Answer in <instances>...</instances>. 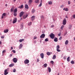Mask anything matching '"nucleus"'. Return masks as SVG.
Listing matches in <instances>:
<instances>
[{
    "label": "nucleus",
    "instance_id": "61",
    "mask_svg": "<svg viewBox=\"0 0 75 75\" xmlns=\"http://www.w3.org/2000/svg\"><path fill=\"white\" fill-rule=\"evenodd\" d=\"M16 0H13V1H14V2H15V1H16Z\"/></svg>",
    "mask_w": 75,
    "mask_h": 75
},
{
    "label": "nucleus",
    "instance_id": "25",
    "mask_svg": "<svg viewBox=\"0 0 75 75\" xmlns=\"http://www.w3.org/2000/svg\"><path fill=\"white\" fill-rule=\"evenodd\" d=\"M48 69L49 71V72H51V68L50 67H48Z\"/></svg>",
    "mask_w": 75,
    "mask_h": 75
},
{
    "label": "nucleus",
    "instance_id": "3",
    "mask_svg": "<svg viewBox=\"0 0 75 75\" xmlns=\"http://www.w3.org/2000/svg\"><path fill=\"white\" fill-rule=\"evenodd\" d=\"M67 23V20H66V19H64L63 22V25H65Z\"/></svg>",
    "mask_w": 75,
    "mask_h": 75
},
{
    "label": "nucleus",
    "instance_id": "30",
    "mask_svg": "<svg viewBox=\"0 0 75 75\" xmlns=\"http://www.w3.org/2000/svg\"><path fill=\"white\" fill-rule=\"evenodd\" d=\"M35 11V9H32L31 11L32 13H34Z\"/></svg>",
    "mask_w": 75,
    "mask_h": 75
},
{
    "label": "nucleus",
    "instance_id": "10",
    "mask_svg": "<svg viewBox=\"0 0 75 75\" xmlns=\"http://www.w3.org/2000/svg\"><path fill=\"white\" fill-rule=\"evenodd\" d=\"M28 16V15L27 14L25 15H24L23 16V18L24 19H25V18H27V17Z\"/></svg>",
    "mask_w": 75,
    "mask_h": 75
},
{
    "label": "nucleus",
    "instance_id": "26",
    "mask_svg": "<svg viewBox=\"0 0 75 75\" xmlns=\"http://www.w3.org/2000/svg\"><path fill=\"white\" fill-rule=\"evenodd\" d=\"M48 3L49 4H52V2L51 1H48Z\"/></svg>",
    "mask_w": 75,
    "mask_h": 75
},
{
    "label": "nucleus",
    "instance_id": "12",
    "mask_svg": "<svg viewBox=\"0 0 75 75\" xmlns=\"http://www.w3.org/2000/svg\"><path fill=\"white\" fill-rule=\"evenodd\" d=\"M33 2V0H29L28 1L29 4H30Z\"/></svg>",
    "mask_w": 75,
    "mask_h": 75
},
{
    "label": "nucleus",
    "instance_id": "46",
    "mask_svg": "<svg viewBox=\"0 0 75 75\" xmlns=\"http://www.w3.org/2000/svg\"><path fill=\"white\" fill-rule=\"evenodd\" d=\"M12 52H13V53H16V51H15V50H12Z\"/></svg>",
    "mask_w": 75,
    "mask_h": 75
},
{
    "label": "nucleus",
    "instance_id": "4",
    "mask_svg": "<svg viewBox=\"0 0 75 75\" xmlns=\"http://www.w3.org/2000/svg\"><path fill=\"white\" fill-rule=\"evenodd\" d=\"M13 61L14 63H16L17 62V59L16 58H14L13 59Z\"/></svg>",
    "mask_w": 75,
    "mask_h": 75
},
{
    "label": "nucleus",
    "instance_id": "27",
    "mask_svg": "<svg viewBox=\"0 0 75 75\" xmlns=\"http://www.w3.org/2000/svg\"><path fill=\"white\" fill-rule=\"evenodd\" d=\"M43 66L45 68H46L47 67V64H45L43 65Z\"/></svg>",
    "mask_w": 75,
    "mask_h": 75
},
{
    "label": "nucleus",
    "instance_id": "39",
    "mask_svg": "<svg viewBox=\"0 0 75 75\" xmlns=\"http://www.w3.org/2000/svg\"><path fill=\"white\" fill-rule=\"evenodd\" d=\"M45 41L46 42L48 41V38H47L45 39Z\"/></svg>",
    "mask_w": 75,
    "mask_h": 75
},
{
    "label": "nucleus",
    "instance_id": "60",
    "mask_svg": "<svg viewBox=\"0 0 75 75\" xmlns=\"http://www.w3.org/2000/svg\"><path fill=\"white\" fill-rule=\"evenodd\" d=\"M4 16H2V18H4Z\"/></svg>",
    "mask_w": 75,
    "mask_h": 75
},
{
    "label": "nucleus",
    "instance_id": "13",
    "mask_svg": "<svg viewBox=\"0 0 75 75\" xmlns=\"http://www.w3.org/2000/svg\"><path fill=\"white\" fill-rule=\"evenodd\" d=\"M8 30L6 29L4 30V33H8Z\"/></svg>",
    "mask_w": 75,
    "mask_h": 75
},
{
    "label": "nucleus",
    "instance_id": "11",
    "mask_svg": "<svg viewBox=\"0 0 75 75\" xmlns=\"http://www.w3.org/2000/svg\"><path fill=\"white\" fill-rule=\"evenodd\" d=\"M35 17L34 16H32L31 17V20L32 21H33V20L35 19Z\"/></svg>",
    "mask_w": 75,
    "mask_h": 75
},
{
    "label": "nucleus",
    "instance_id": "7",
    "mask_svg": "<svg viewBox=\"0 0 75 75\" xmlns=\"http://www.w3.org/2000/svg\"><path fill=\"white\" fill-rule=\"evenodd\" d=\"M23 14H24V12L23 11H22L21 12L20 14V17H21L23 16Z\"/></svg>",
    "mask_w": 75,
    "mask_h": 75
},
{
    "label": "nucleus",
    "instance_id": "21",
    "mask_svg": "<svg viewBox=\"0 0 75 75\" xmlns=\"http://www.w3.org/2000/svg\"><path fill=\"white\" fill-rule=\"evenodd\" d=\"M17 9L16 8L15 9L14 11H13V13H17Z\"/></svg>",
    "mask_w": 75,
    "mask_h": 75
},
{
    "label": "nucleus",
    "instance_id": "1",
    "mask_svg": "<svg viewBox=\"0 0 75 75\" xmlns=\"http://www.w3.org/2000/svg\"><path fill=\"white\" fill-rule=\"evenodd\" d=\"M50 37L52 39H54L55 37V35L53 33H51L50 35Z\"/></svg>",
    "mask_w": 75,
    "mask_h": 75
},
{
    "label": "nucleus",
    "instance_id": "38",
    "mask_svg": "<svg viewBox=\"0 0 75 75\" xmlns=\"http://www.w3.org/2000/svg\"><path fill=\"white\" fill-rule=\"evenodd\" d=\"M32 23L31 22H30L28 23V25H31Z\"/></svg>",
    "mask_w": 75,
    "mask_h": 75
},
{
    "label": "nucleus",
    "instance_id": "51",
    "mask_svg": "<svg viewBox=\"0 0 75 75\" xmlns=\"http://www.w3.org/2000/svg\"><path fill=\"white\" fill-rule=\"evenodd\" d=\"M23 25H21V28H23Z\"/></svg>",
    "mask_w": 75,
    "mask_h": 75
},
{
    "label": "nucleus",
    "instance_id": "40",
    "mask_svg": "<svg viewBox=\"0 0 75 75\" xmlns=\"http://www.w3.org/2000/svg\"><path fill=\"white\" fill-rule=\"evenodd\" d=\"M6 50H4L3 51H2V54H4V53H5V52H6Z\"/></svg>",
    "mask_w": 75,
    "mask_h": 75
},
{
    "label": "nucleus",
    "instance_id": "55",
    "mask_svg": "<svg viewBox=\"0 0 75 75\" xmlns=\"http://www.w3.org/2000/svg\"><path fill=\"white\" fill-rule=\"evenodd\" d=\"M52 28H53V27H54V25H52L51 26Z\"/></svg>",
    "mask_w": 75,
    "mask_h": 75
},
{
    "label": "nucleus",
    "instance_id": "56",
    "mask_svg": "<svg viewBox=\"0 0 75 75\" xmlns=\"http://www.w3.org/2000/svg\"><path fill=\"white\" fill-rule=\"evenodd\" d=\"M36 38H37V37H34V39H36Z\"/></svg>",
    "mask_w": 75,
    "mask_h": 75
},
{
    "label": "nucleus",
    "instance_id": "6",
    "mask_svg": "<svg viewBox=\"0 0 75 75\" xmlns=\"http://www.w3.org/2000/svg\"><path fill=\"white\" fill-rule=\"evenodd\" d=\"M8 73L7 72V69H6L5 70L4 73V74L5 75H6L8 74Z\"/></svg>",
    "mask_w": 75,
    "mask_h": 75
},
{
    "label": "nucleus",
    "instance_id": "22",
    "mask_svg": "<svg viewBox=\"0 0 75 75\" xmlns=\"http://www.w3.org/2000/svg\"><path fill=\"white\" fill-rule=\"evenodd\" d=\"M25 7L26 8H27V9H28V8H29L27 4H25Z\"/></svg>",
    "mask_w": 75,
    "mask_h": 75
},
{
    "label": "nucleus",
    "instance_id": "9",
    "mask_svg": "<svg viewBox=\"0 0 75 75\" xmlns=\"http://www.w3.org/2000/svg\"><path fill=\"white\" fill-rule=\"evenodd\" d=\"M40 56L41 57V58L43 59V58H44V54L42 53L40 54Z\"/></svg>",
    "mask_w": 75,
    "mask_h": 75
},
{
    "label": "nucleus",
    "instance_id": "48",
    "mask_svg": "<svg viewBox=\"0 0 75 75\" xmlns=\"http://www.w3.org/2000/svg\"><path fill=\"white\" fill-rule=\"evenodd\" d=\"M71 4V2H70V1H68V4Z\"/></svg>",
    "mask_w": 75,
    "mask_h": 75
},
{
    "label": "nucleus",
    "instance_id": "47",
    "mask_svg": "<svg viewBox=\"0 0 75 75\" xmlns=\"http://www.w3.org/2000/svg\"><path fill=\"white\" fill-rule=\"evenodd\" d=\"M1 38H4V36H1Z\"/></svg>",
    "mask_w": 75,
    "mask_h": 75
},
{
    "label": "nucleus",
    "instance_id": "36",
    "mask_svg": "<svg viewBox=\"0 0 75 75\" xmlns=\"http://www.w3.org/2000/svg\"><path fill=\"white\" fill-rule=\"evenodd\" d=\"M64 25H62L61 27V29L62 30H63V28H64Z\"/></svg>",
    "mask_w": 75,
    "mask_h": 75
},
{
    "label": "nucleus",
    "instance_id": "41",
    "mask_svg": "<svg viewBox=\"0 0 75 75\" xmlns=\"http://www.w3.org/2000/svg\"><path fill=\"white\" fill-rule=\"evenodd\" d=\"M56 50L57 52H60L61 51V50H59V49H56Z\"/></svg>",
    "mask_w": 75,
    "mask_h": 75
},
{
    "label": "nucleus",
    "instance_id": "28",
    "mask_svg": "<svg viewBox=\"0 0 75 75\" xmlns=\"http://www.w3.org/2000/svg\"><path fill=\"white\" fill-rule=\"evenodd\" d=\"M18 8H23V5H22L20 6H19Z\"/></svg>",
    "mask_w": 75,
    "mask_h": 75
},
{
    "label": "nucleus",
    "instance_id": "18",
    "mask_svg": "<svg viewBox=\"0 0 75 75\" xmlns=\"http://www.w3.org/2000/svg\"><path fill=\"white\" fill-rule=\"evenodd\" d=\"M54 41H55V42H57L58 41V39L57 38H54Z\"/></svg>",
    "mask_w": 75,
    "mask_h": 75
},
{
    "label": "nucleus",
    "instance_id": "15",
    "mask_svg": "<svg viewBox=\"0 0 75 75\" xmlns=\"http://www.w3.org/2000/svg\"><path fill=\"white\" fill-rule=\"evenodd\" d=\"M22 47H23V44H21L19 46V49H21Z\"/></svg>",
    "mask_w": 75,
    "mask_h": 75
},
{
    "label": "nucleus",
    "instance_id": "53",
    "mask_svg": "<svg viewBox=\"0 0 75 75\" xmlns=\"http://www.w3.org/2000/svg\"><path fill=\"white\" fill-rule=\"evenodd\" d=\"M58 35L59 36V37H60V36H61V34L59 33L58 34Z\"/></svg>",
    "mask_w": 75,
    "mask_h": 75
},
{
    "label": "nucleus",
    "instance_id": "32",
    "mask_svg": "<svg viewBox=\"0 0 75 75\" xmlns=\"http://www.w3.org/2000/svg\"><path fill=\"white\" fill-rule=\"evenodd\" d=\"M69 57H68V58L67 59V61L68 62H69Z\"/></svg>",
    "mask_w": 75,
    "mask_h": 75
},
{
    "label": "nucleus",
    "instance_id": "58",
    "mask_svg": "<svg viewBox=\"0 0 75 75\" xmlns=\"http://www.w3.org/2000/svg\"><path fill=\"white\" fill-rule=\"evenodd\" d=\"M11 50H13V47H11Z\"/></svg>",
    "mask_w": 75,
    "mask_h": 75
},
{
    "label": "nucleus",
    "instance_id": "43",
    "mask_svg": "<svg viewBox=\"0 0 75 75\" xmlns=\"http://www.w3.org/2000/svg\"><path fill=\"white\" fill-rule=\"evenodd\" d=\"M11 12H13V8H12L11 9Z\"/></svg>",
    "mask_w": 75,
    "mask_h": 75
},
{
    "label": "nucleus",
    "instance_id": "23",
    "mask_svg": "<svg viewBox=\"0 0 75 75\" xmlns=\"http://www.w3.org/2000/svg\"><path fill=\"white\" fill-rule=\"evenodd\" d=\"M14 65V64H11L9 65V67H13Z\"/></svg>",
    "mask_w": 75,
    "mask_h": 75
},
{
    "label": "nucleus",
    "instance_id": "52",
    "mask_svg": "<svg viewBox=\"0 0 75 75\" xmlns=\"http://www.w3.org/2000/svg\"><path fill=\"white\" fill-rule=\"evenodd\" d=\"M37 62H39L40 61V60L38 59H37Z\"/></svg>",
    "mask_w": 75,
    "mask_h": 75
},
{
    "label": "nucleus",
    "instance_id": "64",
    "mask_svg": "<svg viewBox=\"0 0 75 75\" xmlns=\"http://www.w3.org/2000/svg\"><path fill=\"white\" fill-rule=\"evenodd\" d=\"M57 75H59V73H58Z\"/></svg>",
    "mask_w": 75,
    "mask_h": 75
},
{
    "label": "nucleus",
    "instance_id": "31",
    "mask_svg": "<svg viewBox=\"0 0 75 75\" xmlns=\"http://www.w3.org/2000/svg\"><path fill=\"white\" fill-rule=\"evenodd\" d=\"M56 50L58 49H59L60 47H59V45H57V46L56 47Z\"/></svg>",
    "mask_w": 75,
    "mask_h": 75
},
{
    "label": "nucleus",
    "instance_id": "5",
    "mask_svg": "<svg viewBox=\"0 0 75 75\" xmlns=\"http://www.w3.org/2000/svg\"><path fill=\"white\" fill-rule=\"evenodd\" d=\"M45 34H42L40 36V38H44L45 37Z\"/></svg>",
    "mask_w": 75,
    "mask_h": 75
},
{
    "label": "nucleus",
    "instance_id": "16",
    "mask_svg": "<svg viewBox=\"0 0 75 75\" xmlns=\"http://www.w3.org/2000/svg\"><path fill=\"white\" fill-rule=\"evenodd\" d=\"M42 0H40V4L39 5V7H41V6H42Z\"/></svg>",
    "mask_w": 75,
    "mask_h": 75
},
{
    "label": "nucleus",
    "instance_id": "14",
    "mask_svg": "<svg viewBox=\"0 0 75 75\" xmlns=\"http://www.w3.org/2000/svg\"><path fill=\"white\" fill-rule=\"evenodd\" d=\"M40 2V0H35V3H38Z\"/></svg>",
    "mask_w": 75,
    "mask_h": 75
},
{
    "label": "nucleus",
    "instance_id": "8",
    "mask_svg": "<svg viewBox=\"0 0 75 75\" xmlns=\"http://www.w3.org/2000/svg\"><path fill=\"white\" fill-rule=\"evenodd\" d=\"M17 18H14V20L13 22V24H14V23H16L17 22Z\"/></svg>",
    "mask_w": 75,
    "mask_h": 75
},
{
    "label": "nucleus",
    "instance_id": "63",
    "mask_svg": "<svg viewBox=\"0 0 75 75\" xmlns=\"http://www.w3.org/2000/svg\"><path fill=\"white\" fill-rule=\"evenodd\" d=\"M5 6H7V4H5Z\"/></svg>",
    "mask_w": 75,
    "mask_h": 75
},
{
    "label": "nucleus",
    "instance_id": "2",
    "mask_svg": "<svg viewBox=\"0 0 75 75\" xmlns=\"http://www.w3.org/2000/svg\"><path fill=\"white\" fill-rule=\"evenodd\" d=\"M29 62L30 61H29V60L28 59H26L24 61V63H25V64H27L29 63Z\"/></svg>",
    "mask_w": 75,
    "mask_h": 75
},
{
    "label": "nucleus",
    "instance_id": "29",
    "mask_svg": "<svg viewBox=\"0 0 75 75\" xmlns=\"http://www.w3.org/2000/svg\"><path fill=\"white\" fill-rule=\"evenodd\" d=\"M71 28H72V25H69V29H71Z\"/></svg>",
    "mask_w": 75,
    "mask_h": 75
},
{
    "label": "nucleus",
    "instance_id": "59",
    "mask_svg": "<svg viewBox=\"0 0 75 75\" xmlns=\"http://www.w3.org/2000/svg\"><path fill=\"white\" fill-rule=\"evenodd\" d=\"M65 18H68V16H65Z\"/></svg>",
    "mask_w": 75,
    "mask_h": 75
},
{
    "label": "nucleus",
    "instance_id": "62",
    "mask_svg": "<svg viewBox=\"0 0 75 75\" xmlns=\"http://www.w3.org/2000/svg\"><path fill=\"white\" fill-rule=\"evenodd\" d=\"M1 44V42L0 41V45Z\"/></svg>",
    "mask_w": 75,
    "mask_h": 75
},
{
    "label": "nucleus",
    "instance_id": "54",
    "mask_svg": "<svg viewBox=\"0 0 75 75\" xmlns=\"http://www.w3.org/2000/svg\"><path fill=\"white\" fill-rule=\"evenodd\" d=\"M66 58H67L66 57H64V59H66Z\"/></svg>",
    "mask_w": 75,
    "mask_h": 75
},
{
    "label": "nucleus",
    "instance_id": "34",
    "mask_svg": "<svg viewBox=\"0 0 75 75\" xmlns=\"http://www.w3.org/2000/svg\"><path fill=\"white\" fill-rule=\"evenodd\" d=\"M47 55H50L51 53H50V52H48L47 53Z\"/></svg>",
    "mask_w": 75,
    "mask_h": 75
},
{
    "label": "nucleus",
    "instance_id": "49",
    "mask_svg": "<svg viewBox=\"0 0 75 75\" xmlns=\"http://www.w3.org/2000/svg\"><path fill=\"white\" fill-rule=\"evenodd\" d=\"M64 6L63 5H62L60 7L61 8H63L64 7Z\"/></svg>",
    "mask_w": 75,
    "mask_h": 75
},
{
    "label": "nucleus",
    "instance_id": "33",
    "mask_svg": "<svg viewBox=\"0 0 75 75\" xmlns=\"http://www.w3.org/2000/svg\"><path fill=\"white\" fill-rule=\"evenodd\" d=\"M71 63L72 64H74L75 62H74V61H71Z\"/></svg>",
    "mask_w": 75,
    "mask_h": 75
},
{
    "label": "nucleus",
    "instance_id": "44",
    "mask_svg": "<svg viewBox=\"0 0 75 75\" xmlns=\"http://www.w3.org/2000/svg\"><path fill=\"white\" fill-rule=\"evenodd\" d=\"M16 69H13V72H16Z\"/></svg>",
    "mask_w": 75,
    "mask_h": 75
},
{
    "label": "nucleus",
    "instance_id": "50",
    "mask_svg": "<svg viewBox=\"0 0 75 75\" xmlns=\"http://www.w3.org/2000/svg\"><path fill=\"white\" fill-rule=\"evenodd\" d=\"M59 40H61L62 39V37H60L59 38Z\"/></svg>",
    "mask_w": 75,
    "mask_h": 75
},
{
    "label": "nucleus",
    "instance_id": "20",
    "mask_svg": "<svg viewBox=\"0 0 75 75\" xmlns=\"http://www.w3.org/2000/svg\"><path fill=\"white\" fill-rule=\"evenodd\" d=\"M24 40V39H20L19 40V41L20 42H22V41H23Z\"/></svg>",
    "mask_w": 75,
    "mask_h": 75
},
{
    "label": "nucleus",
    "instance_id": "35",
    "mask_svg": "<svg viewBox=\"0 0 75 75\" xmlns=\"http://www.w3.org/2000/svg\"><path fill=\"white\" fill-rule=\"evenodd\" d=\"M17 13H14L13 15L14 16H17Z\"/></svg>",
    "mask_w": 75,
    "mask_h": 75
},
{
    "label": "nucleus",
    "instance_id": "37",
    "mask_svg": "<svg viewBox=\"0 0 75 75\" xmlns=\"http://www.w3.org/2000/svg\"><path fill=\"white\" fill-rule=\"evenodd\" d=\"M2 16H6V13H4L2 14Z\"/></svg>",
    "mask_w": 75,
    "mask_h": 75
},
{
    "label": "nucleus",
    "instance_id": "45",
    "mask_svg": "<svg viewBox=\"0 0 75 75\" xmlns=\"http://www.w3.org/2000/svg\"><path fill=\"white\" fill-rule=\"evenodd\" d=\"M72 17L73 18H75V15H73L72 16Z\"/></svg>",
    "mask_w": 75,
    "mask_h": 75
},
{
    "label": "nucleus",
    "instance_id": "17",
    "mask_svg": "<svg viewBox=\"0 0 75 75\" xmlns=\"http://www.w3.org/2000/svg\"><path fill=\"white\" fill-rule=\"evenodd\" d=\"M63 10H65L66 11H68V9L67 8H64Z\"/></svg>",
    "mask_w": 75,
    "mask_h": 75
},
{
    "label": "nucleus",
    "instance_id": "57",
    "mask_svg": "<svg viewBox=\"0 0 75 75\" xmlns=\"http://www.w3.org/2000/svg\"><path fill=\"white\" fill-rule=\"evenodd\" d=\"M10 57H12V56H13V55H12V54H10Z\"/></svg>",
    "mask_w": 75,
    "mask_h": 75
},
{
    "label": "nucleus",
    "instance_id": "42",
    "mask_svg": "<svg viewBox=\"0 0 75 75\" xmlns=\"http://www.w3.org/2000/svg\"><path fill=\"white\" fill-rule=\"evenodd\" d=\"M50 63H51L52 65H53V64H54V61H51L50 62Z\"/></svg>",
    "mask_w": 75,
    "mask_h": 75
},
{
    "label": "nucleus",
    "instance_id": "19",
    "mask_svg": "<svg viewBox=\"0 0 75 75\" xmlns=\"http://www.w3.org/2000/svg\"><path fill=\"white\" fill-rule=\"evenodd\" d=\"M69 41L68 40H66V42H65V45H67L68 44V42Z\"/></svg>",
    "mask_w": 75,
    "mask_h": 75
},
{
    "label": "nucleus",
    "instance_id": "24",
    "mask_svg": "<svg viewBox=\"0 0 75 75\" xmlns=\"http://www.w3.org/2000/svg\"><path fill=\"white\" fill-rule=\"evenodd\" d=\"M56 58V55H54L52 57L53 59H55Z\"/></svg>",
    "mask_w": 75,
    "mask_h": 75
}]
</instances>
